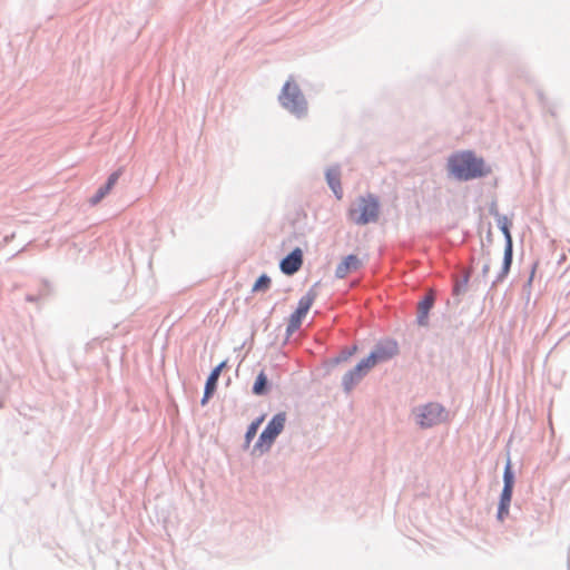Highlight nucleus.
Listing matches in <instances>:
<instances>
[{"mask_svg":"<svg viewBox=\"0 0 570 570\" xmlns=\"http://www.w3.org/2000/svg\"><path fill=\"white\" fill-rule=\"evenodd\" d=\"M348 217L357 225H366L371 222H375L379 217L377 199L372 195L360 197L348 209Z\"/></svg>","mask_w":570,"mask_h":570,"instance_id":"20e7f679","label":"nucleus"},{"mask_svg":"<svg viewBox=\"0 0 570 570\" xmlns=\"http://www.w3.org/2000/svg\"><path fill=\"white\" fill-rule=\"evenodd\" d=\"M263 422V417L261 419H257L256 421H254L249 426H248V430L246 432V440L247 442H250L254 436L256 435L257 433V430L261 425V423Z\"/></svg>","mask_w":570,"mask_h":570,"instance_id":"6ab92c4d","label":"nucleus"},{"mask_svg":"<svg viewBox=\"0 0 570 570\" xmlns=\"http://www.w3.org/2000/svg\"><path fill=\"white\" fill-rule=\"evenodd\" d=\"M417 417L421 426H432L443 420V409L439 404H429L420 410Z\"/></svg>","mask_w":570,"mask_h":570,"instance_id":"1a4fd4ad","label":"nucleus"},{"mask_svg":"<svg viewBox=\"0 0 570 570\" xmlns=\"http://www.w3.org/2000/svg\"><path fill=\"white\" fill-rule=\"evenodd\" d=\"M271 286V278L267 275H262L257 278L253 286V292H265Z\"/></svg>","mask_w":570,"mask_h":570,"instance_id":"dca6fc26","label":"nucleus"},{"mask_svg":"<svg viewBox=\"0 0 570 570\" xmlns=\"http://www.w3.org/2000/svg\"><path fill=\"white\" fill-rule=\"evenodd\" d=\"M122 174V169H118L116 171H114L109 177H108V180L107 183L105 184L109 189L112 190V188L115 187V185L117 184L119 177L121 176Z\"/></svg>","mask_w":570,"mask_h":570,"instance_id":"aec40b11","label":"nucleus"},{"mask_svg":"<svg viewBox=\"0 0 570 570\" xmlns=\"http://www.w3.org/2000/svg\"><path fill=\"white\" fill-rule=\"evenodd\" d=\"M434 304V294L432 291L419 303L417 323L422 326L428 325L429 312Z\"/></svg>","mask_w":570,"mask_h":570,"instance_id":"f8f14e48","label":"nucleus"},{"mask_svg":"<svg viewBox=\"0 0 570 570\" xmlns=\"http://www.w3.org/2000/svg\"><path fill=\"white\" fill-rule=\"evenodd\" d=\"M281 105L291 112L301 116L306 111V101L298 86L292 80L285 82L279 95Z\"/></svg>","mask_w":570,"mask_h":570,"instance_id":"39448f33","label":"nucleus"},{"mask_svg":"<svg viewBox=\"0 0 570 570\" xmlns=\"http://www.w3.org/2000/svg\"><path fill=\"white\" fill-rule=\"evenodd\" d=\"M316 296H317L316 291L311 288L303 297H301V299L298 301V304H297V308L295 309V312L291 315V317L288 320V325H287L288 333H294L301 327L302 321L308 313L313 303L315 302Z\"/></svg>","mask_w":570,"mask_h":570,"instance_id":"0eeeda50","label":"nucleus"},{"mask_svg":"<svg viewBox=\"0 0 570 570\" xmlns=\"http://www.w3.org/2000/svg\"><path fill=\"white\" fill-rule=\"evenodd\" d=\"M399 353L397 343L393 340H386L379 343L375 350L364 360H362L352 371L344 376L346 390L358 382L377 363L386 362Z\"/></svg>","mask_w":570,"mask_h":570,"instance_id":"f257e3e1","label":"nucleus"},{"mask_svg":"<svg viewBox=\"0 0 570 570\" xmlns=\"http://www.w3.org/2000/svg\"><path fill=\"white\" fill-rule=\"evenodd\" d=\"M267 383H268L267 376L264 373V371H262L257 375L256 381L253 385V393L256 395L265 394L267 392Z\"/></svg>","mask_w":570,"mask_h":570,"instance_id":"2eb2a0df","label":"nucleus"},{"mask_svg":"<svg viewBox=\"0 0 570 570\" xmlns=\"http://www.w3.org/2000/svg\"><path fill=\"white\" fill-rule=\"evenodd\" d=\"M110 191H111V189H109L106 185L101 186L96 191V194L90 198V200H89L90 204L91 205L99 204Z\"/></svg>","mask_w":570,"mask_h":570,"instance_id":"a211bd4d","label":"nucleus"},{"mask_svg":"<svg viewBox=\"0 0 570 570\" xmlns=\"http://www.w3.org/2000/svg\"><path fill=\"white\" fill-rule=\"evenodd\" d=\"M285 421L284 413L276 414L259 435L255 449H258L262 453L268 451L277 435L283 431Z\"/></svg>","mask_w":570,"mask_h":570,"instance_id":"423d86ee","label":"nucleus"},{"mask_svg":"<svg viewBox=\"0 0 570 570\" xmlns=\"http://www.w3.org/2000/svg\"><path fill=\"white\" fill-rule=\"evenodd\" d=\"M504 487L500 498V504L498 510V519L503 521L504 518L509 514V507L512 498L513 490V474L511 472L510 463L507 464L504 470Z\"/></svg>","mask_w":570,"mask_h":570,"instance_id":"6e6552de","label":"nucleus"},{"mask_svg":"<svg viewBox=\"0 0 570 570\" xmlns=\"http://www.w3.org/2000/svg\"><path fill=\"white\" fill-rule=\"evenodd\" d=\"M361 266L362 261L356 255H348L337 265L335 275L338 278H344Z\"/></svg>","mask_w":570,"mask_h":570,"instance_id":"9b49d317","label":"nucleus"},{"mask_svg":"<svg viewBox=\"0 0 570 570\" xmlns=\"http://www.w3.org/2000/svg\"><path fill=\"white\" fill-rule=\"evenodd\" d=\"M110 191H111V189H109L106 185L101 186L96 191V194L90 198V200H89L90 204L91 205L99 204Z\"/></svg>","mask_w":570,"mask_h":570,"instance_id":"f3484780","label":"nucleus"},{"mask_svg":"<svg viewBox=\"0 0 570 570\" xmlns=\"http://www.w3.org/2000/svg\"><path fill=\"white\" fill-rule=\"evenodd\" d=\"M468 282H469V275L466 274L462 281V283H456L454 288H453V293L455 295H459L461 292H464L465 291V287L468 285Z\"/></svg>","mask_w":570,"mask_h":570,"instance_id":"412c9836","label":"nucleus"},{"mask_svg":"<svg viewBox=\"0 0 570 570\" xmlns=\"http://www.w3.org/2000/svg\"><path fill=\"white\" fill-rule=\"evenodd\" d=\"M327 183L338 199L343 196V190L340 180V171L337 169H330L326 173Z\"/></svg>","mask_w":570,"mask_h":570,"instance_id":"4468645a","label":"nucleus"},{"mask_svg":"<svg viewBox=\"0 0 570 570\" xmlns=\"http://www.w3.org/2000/svg\"><path fill=\"white\" fill-rule=\"evenodd\" d=\"M508 244L503 256L500 253L491 254L490 252H482L476 261V265L481 267L482 275L487 277L494 265H500L498 272V279H502L509 272L512 262V244L509 233L505 230Z\"/></svg>","mask_w":570,"mask_h":570,"instance_id":"7ed1b4c3","label":"nucleus"},{"mask_svg":"<svg viewBox=\"0 0 570 570\" xmlns=\"http://www.w3.org/2000/svg\"><path fill=\"white\" fill-rule=\"evenodd\" d=\"M225 366H226V362H222L209 374L206 385H205L204 399L202 400L203 404H205L207 402V399L214 393L216 385H217V381L219 379V375Z\"/></svg>","mask_w":570,"mask_h":570,"instance_id":"ddd939ff","label":"nucleus"},{"mask_svg":"<svg viewBox=\"0 0 570 570\" xmlns=\"http://www.w3.org/2000/svg\"><path fill=\"white\" fill-rule=\"evenodd\" d=\"M448 168L450 174L460 180H470L490 173L484 160L472 151H460L452 155L448 160Z\"/></svg>","mask_w":570,"mask_h":570,"instance_id":"f03ea898","label":"nucleus"},{"mask_svg":"<svg viewBox=\"0 0 570 570\" xmlns=\"http://www.w3.org/2000/svg\"><path fill=\"white\" fill-rule=\"evenodd\" d=\"M303 264V252L301 248H295L281 262V271L286 275L295 274Z\"/></svg>","mask_w":570,"mask_h":570,"instance_id":"9d476101","label":"nucleus"}]
</instances>
